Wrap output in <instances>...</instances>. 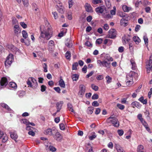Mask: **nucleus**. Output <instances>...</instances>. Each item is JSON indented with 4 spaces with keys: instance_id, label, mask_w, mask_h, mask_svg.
I'll use <instances>...</instances> for the list:
<instances>
[{
    "instance_id": "nucleus-1",
    "label": "nucleus",
    "mask_w": 152,
    "mask_h": 152,
    "mask_svg": "<svg viewBox=\"0 0 152 152\" xmlns=\"http://www.w3.org/2000/svg\"><path fill=\"white\" fill-rule=\"evenodd\" d=\"M52 36L51 28L49 27L45 31H43L41 30V34L39 37V39H40L41 37H42L48 40Z\"/></svg>"
},
{
    "instance_id": "nucleus-2",
    "label": "nucleus",
    "mask_w": 152,
    "mask_h": 152,
    "mask_svg": "<svg viewBox=\"0 0 152 152\" xmlns=\"http://www.w3.org/2000/svg\"><path fill=\"white\" fill-rule=\"evenodd\" d=\"M106 122L107 124H112L113 126L116 127H118L119 126V122L118 119L113 116L108 118L106 120Z\"/></svg>"
},
{
    "instance_id": "nucleus-3",
    "label": "nucleus",
    "mask_w": 152,
    "mask_h": 152,
    "mask_svg": "<svg viewBox=\"0 0 152 152\" xmlns=\"http://www.w3.org/2000/svg\"><path fill=\"white\" fill-rule=\"evenodd\" d=\"M134 72L131 71L127 75L126 77V84L127 86H130L133 83V76L134 75Z\"/></svg>"
},
{
    "instance_id": "nucleus-4",
    "label": "nucleus",
    "mask_w": 152,
    "mask_h": 152,
    "mask_svg": "<svg viewBox=\"0 0 152 152\" xmlns=\"http://www.w3.org/2000/svg\"><path fill=\"white\" fill-rule=\"evenodd\" d=\"M14 60L13 55L12 54H10L7 57L6 60L5 62V66L8 68L10 66L11 64Z\"/></svg>"
},
{
    "instance_id": "nucleus-5",
    "label": "nucleus",
    "mask_w": 152,
    "mask_h": 152,
    "mask_svg": "<svg viewBox=\"0 0 152 152\" xmlns=\"http://www.w3.org/2000/svg\"><path fill=\"white\" fill-rule=\"evenodd\" d=\"M146 68L148 73L152 70V55L150 57L149 60L146 62Z\"/></svg>"
},
{
    "instance_id": "nucleus-6",
    "label": "nucleus",
    "mask_w": 152,
    "mask_h": 152,
    "mask_svg": "<svg viewBox=\"0 0 152 152\" xmlns=\"http://www.w3.org/2000/svg\"><path fill=\"white\" fill-rule=\"evenodd\" d=\"M8 84V81L7 78L3 77L0 81V89L5 87Z\"/></svg>"
},
{
    "instance_id": "nucleus-7",
    "label": "nucleus",
    "mask_w": 152,
    "mask_h": 152,
    "mask_svg": "<svg viewBox=\"0 0 152 152\" xmlns=\"http://www.w3.org/2000/svg\"><path fill=\"white\" fill-rule=\"evenodd\" d=\"M116 32L115 29H110L108 31V37L114 39L116 37Z\"/></svg>"
},
{
    "instance_id": "nucleus-8",
    "label": "nucleus",
    "mask_w": 152,
    "mask_h": 152,
    "mask_svg": "<svg viewBox=\"0 0 152 152\" xmlns=\"http://www.w3.org/2000/svg\"><path fill=\"white\" fill-rule=\"evenodd\" d=\"M80 90L78 92V94L82 96L84 94L85 92V87L82 84L80 85L79 86Z\"/></svg>"
},
{
    "instance_id": "nucleus-9",
    "label": "nucleus",
    "mask_w": 152,
    "mask_h": 152,
    "mask_svg": "<svg viewBox=\"0 0 152 152\" xmlns=\"http://www.w3.org/2000/svg\"><path fill=\"white\" fill-rule=\"evenodd\" d=\"M56 131V130L55 129H48L44 131V133L46 135H52L53 134L55 133Z\"/></svg>"
},
{
    "instance_id": "nucleus-10",
    "label": "nucleus",
    "mask_w": 152,
    "mask_h": 152,
    "mask_svg": "<svg viewBox=\"0 0 152 152\" xmlns=\"http://www.w3.org/2000/svg\"><path fill=\"white\" fill-rule=\"evenodd\" d=\"M130 39V37L129 35H124L122 38V42L124 44H126L128 42Z\"/></svg>"
},
{
    "instance_id": "nucleus-11",
    "label": "nucleus",
    "mask_w": 152,
    "mask_h": 152,
    "mask_svg": "<svg viewBox=\"0 0 152 152\" xmlns=\"http://www.w3.org/2000/svg\"><path fill=\"white\" fill-rule=\"evenodd\" d=\"M14 29L15 34L16 36L20 33L21 30L18 25H15L14 26Z\"/></svg>"
},
{
    "instance_id": "nucleus-12",
    "label": "nucleus",
    "mask_w": 152,
    "mask_h": 152,
    "mask_svg": "<svg viewBox=\"0 0 152 152\" xmlns=\"http://www.w3.org/2000/svg\"><path fill=\"white\" fill-rule=\"evenodd\" d=\"M85 7L86 11L88 12H92L93 11L90 4L87 3L85 4Z\"/></svg>"
},
{
    "instance_id": "nucleus-13",
    "label": "nucleus",
    "mask_w": 152,
    "mask_h": 152,
    "mask_svg": "<svg viewBox=\"0 0 152 152\" xmlns=\"http://www.w3.org/2000/svg\"><path fill=\"white\" fill-rule=\"evenodd\" d=\"M55 134L53 135V137L55 139L58 141H60L62 139V136L60 133L56 132H55Z\"/></svg>"
},
{
    "instance_id": "nucleus-14",
    "label": "nucleus",
    "mask_w": 152,
    "mask_h": 152,
    "mask_svg": "<svg viewBox=\"0 0 152 152\" xmlns=\"http://www.w3.org/2000/svg\"><path fill=\"white\" fill-rule=\"evenodd\" d=\"M8 48L14 53H16V52L18 51V49L13 45H8Z\"/></svg>"
},
{
    "instance_id": "nucleus-15",
    "label": "nucleus",
    "mask_w": 152,
    "mask_h": 152,
    "mask_svg": "<svg viewBox=\"0 0 152 152\" xmlns=\"http://www.w3.org/2000/svg\"><path fill=\"white\" fill-rule=\"evenodd\" d=\"M105 7L104 6L99 7L95 9L96 12L98 14H102L104 12Z\"/></svg>"
},
{
    "instance_id": "nucleus-16",
    "label": "nucleus",
    "mask_w": 152,
    "mask_h": 152,
    "mask_svg": "<svg viewBox=\"0 0 152 152\" xmlns=\"http://www.w3.org/2000/svg\"><path fill=\"white\" fill-rule=\"evenodd\" d=\"M10 136L12 139H14L15 142H16V140L18 137V136L15 132H10Z\"/></svg>"
},
{
    "instance_id": "nucleus-17",
    "label": "nucleus",
    "mask_w": 152,
    "mask_h": 152,
    "mask_svg": "<svg viewBox=\"0 0 152 152\" xmlns=\"http://www.w3.org/2000/svg\"><path fill=\"white\" fill-rule=\"evenodd\" d=\"M63 102L62 101L56 103L57 112H59L62 106Z\"/></svg>"
},
{
    "instance_id": "nucleus-18",
    "label": "nucleus",
    "mask_w": 152,
    "mask_h": 152,
    "mask_svg": "<svg viewBox=\"0 0 152 152\" xmlns=\"http://www.w3.org/2000/svg\"><path fill=\"white\" fill-rule=\"evenodd\" d=\"M131 105L133 108L136 107L138 108H140L141 106V104L139 102L136 101L132 102L131 104Z\"/></svg>"
},
{
    "instance_id": "nucleus-19",
    "label": "nucleus",
    "mask_w": 152,
    "mask_h": 152,
    "mask_svg": "<svg viewBox=\"0 0 152 152\" xmlns=\"http://www.w3.org/2000/svg\"><path fill=\"white\" fill-rule=\"evenodd\" d=\"M102 66H104L107 67V68H109L110 67V63L107 62L105 60L103 61V63Z\"/></svg>"
},
{
    "instance_id": "nucleus-20",
    "label": "nucleus",
    "mask_w": 152,
    "mask_h": 152,
    "mask_svg": "<svg viewBox=\"0 0 152 152\" xmlns=\"http://www.w3.org/2000/svg\"><path fill=\"white\" fill-rule=\"evenodd\" d=\"M60 7H58L57 9L58 12L61 14L64 13V7L61 5L60 6Z\"/></svg>"
},
{
    "instance_id": "nucleus-21",
    "label": "nucleus",
    "mask_w": 152,
    "mask_h": 152,
    "mask_svg": "<svg viewBox=\"0 0 152 152\" xmlns=\"http://www.w3.org/2000/svg\"><path fill=\"white\" fill-rule=\"evenodd\" d=\"M133 40L137 44H138L140 41V40L139 37L137 36H134V37H133Z\"/></svg>"
},
{
    "instance_id": "nucleus-22",
    "label": "nucleus",
    "mask_w": 152,
    "mask_h": 152,
    "mask_svg": "<svg viewBox=\"0 0 152 152\" xmlns=\"http://www.w3.org/2000/svg\"><path fill=\"white\" fill-rule=\"evenodd\" d=\"M144 148L143 145H140L138 146L137 148V151L138 152H144Z\"/></svg>"
},
{
    "instance_id": "nucleus-23",
    "label": "nucleus",
    "mask_w": 152,
    "mask_h": 152,
    "mask_svg": "<svg viewBox=\"0 0 152 152\" xmlns=\"http://www.w3.org/2000/svg\"><path fill=\"white\" fill-rule=\"evenodd\" d=\"M9 86L10 87L14 89H16L17 88V84L16 83L13 82H10L9 83Z\"/></svg>"
},
{
    "instance_id": "nucleus-24",
    "label": "nucleus",
    "mask_w": 152,
    "mask_h": 152,
    "mask_svg": "<svg viewBox=\"0 0 152 152\" xmlns=\"http://www.w3.org/2000/svg\"><path fill=\"white\" fill-rule=\"evenodd\" d=\"M78 66V64L77 62H76L73 63L72 65V70H77V67Z\"/></svg>"
},
{
    "instance_id": "nucleus-25",
    "label": "nucleus",
    "mask_w": 152,
    "mask_h": 152,
    "mask_svg": "<svg viewBox=\"0 0 152 152\" xmlns=\"http://www.w3.org/2000/svg\"><path fill=\"white\" fill-rule=\"evenodd\" d=\"M59 85L61 87L63 88H65V85L64 81L62 79H61L59 81Z\"/></svg>"
},
{
    "instance_id": "nucleus-26",
    "label": "nucleus",
    "mask_w": 152,
    "mask_h": 152,
    "mask_svg": "<svg viewBox=\"0 0 152 152\" xmlns=\"http://www.w3.org/2000/svg\"><path fill=\"white\" fill-rule=\"evenodd\" d=\"M138 100L143 104H146L147 103V100L146 99H144V97L142 96L140 97Z\"/></svg>"
},
{
    "instance_id": "nucleus-27",
    "label": "nucleus",
    "mask_w": 152,
    "mask_h": 152,
    "mask_svg": "<svg viewBox=\"0 0 152 152\" xmlns=\"http://www.w3.org/2000/svg\"><path fill=\"white\" fill-rule=\"evenodd\" d=\"M94 110V107H89L87 109V112L88 113L92 114L93 113Z\"/></svg>"
},
{
    "instance_id": "nucleus-28",
    "label": "nucleus",
    "mask_w": 152,
    "mask_h": 152,
    "mask_svg": "<svg viewBox=\"0 0 152 152\" xmlns=\"http://www.w3.org/2000/svg\"><path fill=\"white\" fill-rule=\"evenodd\" d=\"M72 78L73 81H77L78 80L79 78V75L76 74L73 75Z\"/></svg>"
},
{
    "instance_id": "nucleus-29",
    "label": "nucleus",
    "mask_w": 152,
    "mask_h": 152,
    "mask_svg": "<svg viewBox=\"0 0 152 152\" xmlns=\"http://www.w3.org/2000/svg\"><path fill=\"white\" fill-rule=\"evenodd\" d=\"M122 8L124 11L125 12H128L130 10V8L127 7L126 5L123 6L122 7Z\"/></svg>"
},
{
    "instance_id": "nucleus-30",
    "label": "nucleus",
    "mask_w": 152,
    "mask_h": 152,
    "mask_svg": "<svg viewBox=\"0 0 152 152\" xmlns=\"http://www.w3.org/2000/svg\"><path fill=\"white\" fill-rule=\"evenodd\" d=\"M116 149L118 152H124L122 148L119 145H117L116 146Z\"/></svg>"
},
{
    "instance_id": "nucleus-31",
    "label": "nucleus",
    "mask_w": 152,
    "mask_h": 152,
    "mask_svg": "<svg viewBox=\"0 0 152 152\" xmlns=\"http://www.w3.org/2000/svg\"><path fill=\"white\" fill-rule=\"evenodd\" d=\"M105 59L109 61H113V58L110 57L109 55H106L105 57Z\"/></svg>"
},
{
    "instance_id": "nucleus-32",
    "label": "nucleus",
    "mask_w": 152,
    "mask_h": 152,
    "mask_svg": "<svg viewBox=\"0 0 152 152\" xmlns=\"http://www.w3.org/2000/svg\"><path fill=\"white\" fill-rule=\"evenodd\" d=\"M29 79H30L32 81V82L34 83L35 84V86H36V87H37L38 85V83L37 80L35 78L32 77H30L29 78Z\"/></svg>"
},
{
    "instance_id": "nucleus-33",
    "label": "nucleus",
    "mask_w": 152,
    "mask_h": 152,
    "mask_svg": "<svg viewBox=\"0 0 152 152\" xmlns=\"http://www.w3.org/2000/svg\"><path fill=\"white\" fill-rule=\"evenodd\" d=\"M66 58L68 59H70L71 57V53L70 52L67 51L65 54Z\"/></svg>"
},
{
    "instance_id": "nucleus-34",
    "label": "nucleus",
    "mask_w": 152,
    "mask_h": 152,
    "mask_svg": "<svg viewBox=\"0 0 152 152\" xmlns=\"http://www.w3.org/2000/svg\"><path fill=\"white\" fill-rule=\"evenodd\" d=\"M1 106L3 107L4 108L8 110H11L7 104H5L3 103L1 104Z\"/></svg>"
},
{
    "instance_id": "nucleus-35",
    "label": "nucleus",
    "mask_w": 152,
    "mask_h": 152,
    "mask_svg": "<svg viewBox=\"0 0 152 152\" xmlns=\"http://www.w3.org/2000/svg\"><path fill=\"white\" fill-rule=\"evenodd\" d=\"M67 106L69 111L72 112H74V110L72 108V106L70 103H68L67 104Z\"/></svg>"
},
{
    "instance_id": "nucleus-36",
    "label": "nucleus",
    "mask_w": 152,
    "mask_h": 152,
    "mask_svg": "<svg viewBox=\"0 0 152 152\" xmlns=\"http://www.w3.org/2000/svg\"><path fill=\"white\" fill-rule=\"evenodd\" d=\"M106 79L107 80V82L108 83H109L111 82L112 80V78L109 76L107 75L106 77Z\"/></svg>"
},
{
    "instance_id": "nucleus-37",
    "label": "nucleus",
    "mask_w": 152,
    "mask_h": 152,
    "mask_svg": "<svg viewBox=\"0 0 152 152\" xmlns=\"http://www.w3.org/2000/svg\"><path fill=\"white\" fill-rule=\"evenodd\" d=\"M18 94L19 97H21L25 94V93L24 91H20L18 92Z\"/></svg>"
},
{
    "instance_id": "nucleus-38",
    "label": "nucleus",
    "mask_w": 152,
    "mask_h": 152,
    "mask_svg": "<svg viewBox=\"0 0 152 152\" xmlns=\"http://www.w3.org/2000/svg\"><path fill=\"white\" fill-rule=\"evenodd\" d=\"M66 46L69 48H71L72 46V43L71 41L67 42L66 43Z\"/></svg>"
},
{
    "instance_id": "nucleus-39",
    "label": "nucleus",
    "mask_w": 152,
    "mask_h": 152,
    "mask_svg": "<svg viewBox=\"0 0 152 152\" xmlns=\"http://www.w3.org/2000/svg\"><path fill=\"white\" fill-rule=\"evenodd\" d=\"M2 141L3 142H5L8 140V137L7 135L5 134L2 136Z\"/></svg>"
},
{
    "instance_id": "nucleus-40",
    "label": "nucleus",
    "mask_w": 152,
    "mask_h": 152,
    "mask_svg": "<svg viewBox=\"0 0 152 152\" xmlns=\"http://www.w3.org/2000/svg\"><path fill=\"white\" fill-rule=\"evenodd\" d=\"M22 35L24 38L26 39L28 37L27 33L25 30H23L22 31Z\"/></svg>"
},
{
    "instance_id": "nucleus-41",
    "label": "nucleus",
    "mask_w": 152,
    "mask_h": 152,
    "mask_svg": "<svg viewBox=\"0 0 152 152\" xmlns=\"http://www.w3.org/2000/svg\"><path fill=\"white\" fill-rule=\"evenodd\" d=\"M117 106L121 110H123L125 108V106L124 105L119 103L117 104Z\"/></svg>"
},
{
    "instance_id": "nucleus-42",
    "label": "nucleus",
    "mask_w": 152,
    "mask_h": 152,
    "mask_svg": "<svg viewBox=\"0 0 152 152\" xmlns=\"http://www.w3.org/2000/svg\"><path fill=\"white\" fill-rule=\"evenodd\" d=\"M91 87L92 89L94 90L95 91H97L99 88L97 86H95L93 84H91Z\"/></svg>"
},
{
    "instance_id": "nucleus-43",
    "label": "nucleus",
    "mask_w": 152,
    "mask_h": 152,
    "mask_svg": "<svg viewBox=\"0 0 152 152\" xmlns=\"http://www.w3.org/2000/svg\"><path fill=\"white\" fill-rule=\"evenodd\" d=\"M105 4L108 8H110L111 6V4L110 0H105Z\"/></svg>"
},
{
    "instance_id": "nucleus-44",
    "label": "nucleus",
    "mask_w": 152,
    "mask_h": 152,
    "mask_svg": "<svg viewBox=\"0 0 152 152\" xmlns=\"http://www.w3.org/2000/svg\"><path fill=\"white\" fill-rule=\"evenodd\" d=\"M143 39L145 45H148V39L146 36H144L143 37Z\"/></svg>"
},
{
    "instance_id": "nucleus-45",
    "label": "nucleus",
    "mask_w": 152,
    "mask_h": 152,
    "mask_svg": "<svg viewBox=\"0 0 152 152\" xmlns=\"http://www.w3.org/2000/svg\"><path fill=\"white\" fill-rule=\"evenodd\" d=\"M102 38H99L96 39V43L99 45L101 44L102 42Z\"/></svg>"
},
{
    "instance_id": "nucleus-46",
    "label": "nucleus",
    "mask_w": 152,
    "mask_h": 152,
    "mask_svg": "<svg viewBox=\"0 0 152 152\" xmlns=\"http://www.w3.org/2000/svg\"><path fill=\"white\" fill-rule=\"evenodd\" d=\"M102 0H93L92 3L94 4H98L101 3Z\"/></svg>"
},
{
    "instance_id": "nucleus-47",
    "label": "nucleus",
    "mask_w": 152,
    "mask_h": 152,
    "mask_svg": "<svg viewBox=\"0 0 152 152\" xmlns=\"http://www.w3.org/2000/svg\"><path fill=\"white\" fill-rule=\"evenodd\" d=\"M65 32H64V31H61V32L59 33L58 34V36L59 37H62L66 32V29H65Z\"/></svg>"
},
{
    "instance_id": "nucleus-48",
    "label": "nucleus",
    "mask_w": 152,
    "mask_h": 152,
    "mask_svg": "<svg viewBox=\"0 0 152 152\" xmlns=\"http://www.w3.org/2000/svg\"><path fill=\"white\" fill-rule=\"evenodd\" d=\"M117 132L118 135L120 136L124 134V131L122 129L118 130L117 131Z\"/></svg>"
},
{
    "instance_id": "nucleus-49",
    "label": "nucleus",
    "mask_w": 152,
    "mask_h": 152,
    "mask_svg": "<svg viewBox=\"0 0 152 152\" xmlns=\"http://www.w3.org/2000/svg\"><path fill=\"white\" fill-rule=\"evenodd\" d=\"M54 45V42L53 40L50 41L48 43V46L49 47H50Z\"/></svg>"
},
{
    "instance_id": "nucleus-50",
    "label": "nucleus",
    "mask_w": 152,
    "mask_h": 152,
    "mask_svg": "<svg viewBox=\"0 0 152 152\" xmlns=\"http://www.w3.org/2000/svg\"><path fill=\"white\" fill-rule=\"evenodd\" d=\"M29 122L27 120L25 119H23L22 120L21 123L24 124H25L26 125H29Z\"/></svg>"
},
{
    "instance_id": "nucleus-51",
    "label": "nucleus",
    "mask_w": 152,
    "mask_h": 152,
    "mask_svg": "<svg viewBox=\"0 0 152 152\" xmlns=\"http://www.w3.org/2000/svg\"><path fill=\"white\" fill-rule=\"evenodd\" d=\"M43 68L44 69V71L45 72H47L48 71L47 70V66L46 64L44 63L43 64Z\"/></svg>"
},
{
    "instance_id": "nucleus-52",
    "label": "nucleus",
    "mask_w": 152,
    "mask_h": 152,
    "mask_svg": "<svg viewBox=\"0 0 152 152\" xmlns=\"http://www.w3.org/2000/svg\"><path fill=\"white\" fill-rule=\"evenodd\" d=\"M99 96L96 94H94L92 97V99H96L98 98Z\"/></svg>"
},
{
    "instance_id": "nucleus-53",
    "label": "nucleus",
    "mask_w": 152,
    "mask_h": 152,
    "mask_svg": "<svg viewBox=\"0 0 152 152\" xmlns=\"http://www.w3.org/2000/svg\"><path fill=\"white\" fill-rule=\"evenodd\" d=\"M99 105V103L97 101H95L92 103V105L94 107H97Z\"/></svg>"
},
{
    "instance_id": "nucleus-54",
    "label": "nucleus",
    "mask_w": 152,
    "mask_h": 152,
    "mask_svg": "<svg viewBox=\"0 0 152 152\" xmlns=\"http://www.w3.org/2000/svg\"><path fill=\"white\" fill-rule=\"evenodd\" d=\"M103 28L105 31H107L109 29V26L107 24H105L103 26Z\"/></svg>"
},
{
    "instance_id": "nucleus-55",
    "label": "nucleus",
    "mask_w": 152,
    "mask_h": 152,
    "mask_svg": "<svg viewBox=\"0 0 152 152\" xmlns=\"http://www.w3.org/2000/svg\"><path fill=\"white\" fill-rule=\"evenodd\" d=\"M46 89V87L45 86L42 85L41 86V91L42 92L45 91Z\"/></svg>"
},
{
    "instance_id": "nucleus-56",
    "label": "nucleus",
    "mask_w": 152,
    "mask_h": 152,
    "mask_svg": "<svg viewBox=\"0 0 152 152\" xmlns=\"http://www.w3.org/2000/svg\"><path fill=\"white\" fill-rule=\"evenodd\" d=\"M20 24L24 28H26L27 27V25L24 22H21L20 23Z\"/></svg>"
},
{
    "instance_id": "nucleus-57",
    "label": "nucleus",
    "mask_w": 152,
    "mask_h": 152,
    "mask_svg": "<svg viewBox=\"0 0 152 152\" xmlns=\"http://www.w3.org/2000/svg\"><path fill=\"white\" fill-rule=\"evenodd\" d=\"M60 129L61 130H64L65 129L64 124L63 123H61L59 124Z\"/></svg>"
},
{
    "instance_id": "nucleus-58",
    "label": "nucleus",
    "mask_w": 152,
    "mask_h": 152,
    "mask_svg": "<svg viewBox=\"0 0 152 152\" xmlns=\"http://www.w3.org/2000/svg\"><path fill=\"white\" fill-rule=\"evenodd\" d=\"M73 3V1L72 0H69L68 1V3H69V8H71L73 4L72 3Z\"/></svg>"
},
{
    "instance_id": "nucleus-59",
    "label": "nucleus",
    "mask_w": 152,
    "mask_h": 152,
    "mask_svg": "<svg viewBox=\"0 0 152 152\" xmlns=\"http://www.w3.org/2000/svg\"><path fill=\"white\" fill-rule=\"evenodd\" d=\"M49 148L50 150L52 151H55L56 150V149L54 147L52 146H50Z\"/></svg>"
},
{
    "instance_id": "nucleus-60",
    "label": "nucleus",
    "mask_w": 152,
    "mask_h": 152,
    "mask_svg": "<svg viewBox=\"0 0 152 152\" xmlns=\"http://www.w3.org/2000/svg\"><path fill=\"white\" fill-rule=\"evenodd\" d=\"M54 90L58 93H60V88L59 87L54 88Z\"/></svg>"
},
{
    "instance_id": "nucleus-61",
    "label": "nucleus",
    "mask_w": 152,
    "mask_h": 152,
    "mask_svg": "<svg viewBox=\"0 0 152 152\" xmlns=\"http://www.w3.org/2000/svg\"><path fill=\"white\" fill-rule=\"evenodd\" d=\"M52 14L55 19H56L58 18V14L56 12H53Z\"/></svg>"
},
{
    "instance_id": "nucleus-62",
    "label": "nucleus",
    "mask_w": 152,
    "mask_h": 152,
    "mask_svg": "<svg viewBox=\"0 0 152 152\" xmlns=\"http://www.w3.org/2000/svg\"><path fill=\"white\" fill-rule=\"evenodd\" d=\"M92 19V17L91 15H89L86 18V20L88 22H91Z\"/></svg>"
},
{
    "instance_id": "nucleus-63",
    "label": "nucleus",
    "mask_w": 152,
    "mask_h": 152,
    "mask_svg": "<svg viewBox=\"0 0 152 152\" xmlns=\"http://www.w3.org/2000/svg\"><path fill=\"white\" fill-rule=\"evenodd\" d=\"M103 79V77L102 75H98L96 77V79L98 80H102Z\"/></svg>"
},
{
    "instance_id": "nucleus-64",
    "label": "nucleus",
    "mask_w": 152,
    "mask_h": 152,
    "mask_svg": "<svg viewBox=\"0 0 152 152\" xmlns=\"http://www.w3.org/2000/svg\"><path fill=\"white\" fill-rule=\"evenodd\" d=\"M118 50L119 52L120 53H122L124 51V48L123 47L121 46L119 47L118 49Z\"/></svg>"
}]
</instances>
